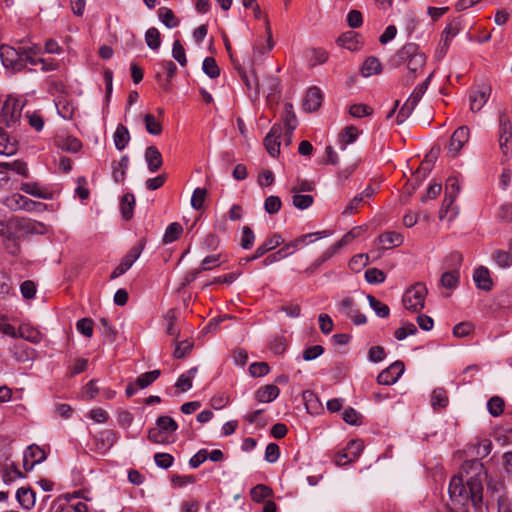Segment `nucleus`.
I'll return each mask as SVG.
<instances>
[{
  "instance_id": "nucleus-1",
  "label": "nucleus",
  "mask_w": 512,
  "mask_h": 512,
  "mask_svg": "<svg viewBox=\"0 0 512 512\" xmlns=\"http://www.w3.org/2000/svg\"><path fill=\"white\" fill-rule=\"evenodd\" d=\"M487 471L478 460L465 461L448 486L447 512H478L483 506Z\"/></svg>"
},
{
  "instance_id": "nucleus-2",
  "label": "nucleus",
  "mask_w": 512,
  "mask_h": 512,
  "mask_svg": "<svg viewBox=\"0 0 512 512\" xmlns=\"http://www.w3.org/2000/svg\"><path fill=\"white\" fill-rule=\"evenodd\" d=\"M397 65H406L412 74L421 71L426 63V55L415 43L405 44L395 55Z\"/></svg>"
},
{
  "instance_id": "nucleus-3",
  "label": "nucleus",
  "mask_w": 512,
  "mask_h": 512,
  "mask_svg": "<svg viewBox=\"0 0 512 512\" xmlns=\"http://www.w3.org/2000/svg\"><path fill=\"white\" fill-rule=\"evenodd\" d=\"M178 429L176 421L169 416H160L156 420L155 427L148 432V439L156 444H168L174 442V434Z\"/></svg>"
},
{
  "instance_id": "nucleus-4",
  "label": "nucleus",
  "mask_w": 512,
  "mask_h": 512,
  "mask_svg": "<svg viewBox=\"0 0 512 512\" xmlns=\"http://www.w3.org/2000/svg\"><path fill=\"white\" fill-rule=\"evenodd\" d=\"M426 295V286L423 283H416L403 294V306L409 311L418 312L424 308Z\"/></svg>"
},
{
  "instance_id": "nucleus-5",
  "label": "nucleus",
  "mask_w": 512,
  "mask_h": 512,
  "mask_svg": "<svg viewBox=\"0 0 512 512\" xmlns=\"http://www.w3.org/2000/svg\"><path fill=\"white\" fill-rule=\"evenodd\" d=\"M431 76H429L424 82L418 84L406 102L402 105L396 117L397 124H402L413 112L422 96L427 91Z\"/></svg>"
},
{
  "instance_id": "nucleus-6",
  "label": "nucleus",
  "mask_w": 512,
  "mask_h": 512,
  "mask_svg": "<svg viewBox=\"0 0 512 512\" xmlns=\"http://www.w3.org/2000/svg\"><path fill=\"white\" fill-rule=\"evenodd\" d=\"M330 231L323 230V231H317L313 233H307L304 235H301L294 239L293 241L285 244L283 248L277 251V254L280 255L281 258H286L289 255H292L295 250H297L299 247L306 246L310 243H313L319 239L325 238L330 236Z\"/></svg>"
},
{
  "instance_id": "nucleus-7",
  "label": "nucleus",
  "mask_w": 512,
  "mask_h": 512,
  "mask_svg": "<svg viewBox=\"0 0 512 512\" xmlns=\"http://www.w3.org/2000/svg\"><path fill=\"white\" fill-rule=\"evenodd\" d=\"M0 58L4 67L13 71H20L24 68L22 47L15 49L7 45H2L0 46Z\"/></svg>"
},
{
  "instance_id": "nucleus-8",
  "label": "nucleus",
  "mask_w": 512,
  "mask_h": 512,
  "mask_svg": "<svg viewBox=\"0 0 512 512\" xmlns=\"http://www.w3.org/2000/svg\"><path fill=\"white\" fill-rule=\"evenodd\" d=\"M449 260L453 262L454 268L444 272L440 282L443 287L454 289L457 287L460 279L459 267L462 263V255L458 252H453L450 254Z\"/></svg>"
},
{
  "instance_id": "nucleus-9",
  "label": "nucleus",
  "mask_w": 512,
  "mask_h": 512,
  "mask_svg": "<svg viewBox=\"0 0 512 512\" xmlns=\"http://www.w3.org/2000/svg\"><path fill=\"white\" fill-rule=\"evenodd\" d=\"M4 205L10 210H25V211H34L38 210L43 206L40 202H35L26 196H23L19 193L12 194L4 200Z\"/></svg>"
},
{
  "instance_id": "nucleus-10",
  "label": "nucleus",
  "mask_w": 512,
  "mask_h": 512,
  "mask_svg": "<svg viewBox=\"0 0 512 512\" xmlns=\"http://www.w3.org/2000/svg\"><path fill=\"white\" fill-rule=\"evenodd\" d=\"M284 242L282 236L278 233L272 234L268 237L261 245L257 247L254 254L250 257H245L240 259V264L244 265L249 263L250 261H254L260 257H262L267 252L277 248Z\"/></svg>"
},
{
  "instance_id": "nucleus-11",
  "label": "nucleus",
  "mask_w": 512,
  "mask_h": 512,
  "mask_svg": "<svg viewBox=\"0 0 512 512\" xmlns=\"http://www.w3.org/2000/svg\"><path fill=\"white\" fill-rule=\"evenodd\" d=\"M21 116V107L17 100L8 99L4 102L0 111V122L10 126L17 122Z\"/></svg>"
},
{
  "instance_id": "nucleus-12",
  "label": "nucleus",
  "mask_w": 512,
  "mask_h": 512,
  "mask_svg": "<svg viewBox=\"0 0 512 512\" xmlns=\"http://www.w3.org/2000/svg\"><path fill=\"white\" fill-rule=\"evenodd\" d=\"M46 458L47 454L41 447L37 445H30L23 454V467L27 472H29L36 464L45 461Z\"/></svg>"
},
{
  "instance_id": "nucleus-13",
  "label": "nucleus",
  "mask_w": 512,
  "mask_h": 512,
  "mask_svg": "<svg viewBox=\"0 0 512 512\" xmlns=\"http://www.w3.org/2000/svg\"><path fill=\"white\" fill-rule=\"evenodd\" d=\"M404 369L403 362L395 361L388 368L379 373L377 376V382L381 385H392L401 377Z\"/></svg>"
},
{
  "instance_id": "nucleus-14",
  "label": "nucleus",
  "mask_w": 512,
  "mask_h": 512,
  "mask_svg": "<svg viewBox=\"0 0 512 512\" xmlns=\"http://www.w3.org/2000/svg\"><path fill=\"white\" fill-rule=\"evenodd\" d=\"M143 250V245L140 243L137 246H134L129 250V252L124 256L121 263L113 270L111 274V278H117L123 275L126 271H128L134 262L139 258Z\"/></svg>"
},
{
  "instance_id": "nucleus-15",
  "label": "nucleus",
  "mask_w": 512,
  "mask_h": 512,
  "mask_svg": "<svg viewBox=\"0 0 512 512\" xmlns=\"http://www.w3.org/2000/svg\"><path fill=\"white\" fill-rule=\"evenodd\" d=\"M490 95L491 87L489 85H483L471 90L469 94L470 110L472 112H479L487 103Z\"/></svg>"
},
{
  "instance_id": "nucleus-16",
  "label": "nucleus",
  "mask_w": 512,
  "mask_h": 512,
  "mask_svg": "<svg viewBox=\"0 0 512 512\" xmlns=\"http://www.w3.org/2000/svg\"><path fill=\"white\" fill-rule=\"evenodd\" d=\"M0 475L3 483L6 485H10L25 477L24 473L19 470L18 466L8 458L3 462H0Z\"/></svg>"
},
{
  "instance_id": "nucleus-17",
  "label": "nucleus",
  "mask_w": 512,
  "mask_h": 512,
  "mask_svg": "<svg viewBox=\"0 0 512 512\" xmlns=\"http://www.w3.org/2000/svg\"><path fill=\"white\" fill-rule=\"evenodd\" d=\"M512 138V123L505 114L499 117V146L505 156L509 154L508 143Z\"/></svg>"
},
{
  "instance_id": "nucleus-18",
  "label": "nucleus",
  "mask_w": 512,
  "mask_h": 512,
  "mask_svg": "<svg viewBox=\"0 0 512 512\" xmlns=\"http://www.w3.org/2000/svg\"><path fill=\"white\" fill-rule=\"evenodd\" d=\"M282 134V126L274 124L264 139L265 148L272 157H276L280 152V138Z\"/></svg>"
},
{
  "instance_id": "nucleus-19",
  "label": "nucleus",
  "mask_w": 512,
  "mask_h": 512,
  "mask_svg": "<svg viewBox=\"0 0 512 512\" xmlns=\"http://www.w3.org/2000/svg\"><path fill=\"white\" fill-rule=\"evenodd\" d=\"M469 139V129L467 126H460L451 136L448 146V152L456 156Z\"/></svg>"
},
{
  "instance_id": "nucleus-20",
  "label": "nucleus",
  "mask_w": 512,
  "mask_h": 512,
  "mask_svg": "<svg viewBox=\"0 0 512 512\" xmlns=\"http://www.w3.org/2000/svg\"><path fill=\"white\" fill-rule=\"evenodd\" d=\"M10 223L24 234H42L45 231V226L42 223L28 218L13 219Z\"/></svg>"
},
{
  "instance_id": "nucleus-21",
  "label": "nucleus",
  "mask_w": 512,
  "mask_h": 512,
  "mask_svg": "<svg viewBox=\"0 0 512 512\" xmlns=\"http://www.w3.org/2000/svg\"><path fill=\"white\" fill-rule=\"evenodd\" d=\"M323 101V93L320 88L310 87L306 93L303 107L308 112H314L320 108Z\"/></svg>"
},
{
  "instance_id": "nucleus-22",
  "label": "nucleus",
  "mask_w": 512,
  "mask_h": 512,
  "mask_svg": "<svg viewBox=\"0 0 512 512\" xmlns=\"http://www.w3.org/2000/svg\"><path fill=\"white\" fill-rule=\"evenodd\" d=\"M473 280L478 289L490 291L493 287V281L488 268L480 266L473 273Z\"/></svg>"
},
{
  "instance_id": "nucleus-23",
  "label": "nucleus",
  "mask_w": 512,
  "mask_h": 512,
  "mask_svg": "<svg viewBox=\"0 0 512 512\" xmlns=\"http://www.w3.org/2000/svg\"><path fill=\"white\" fill-rule=\"evenodd\" d=\"M117 441V433L106 429L101 431L96 437V447L100 451H108Z\"/></svg>"
},
{
  "instance_id": "nucleus-24",
  "label": "nucleus",
  "mask_w": 512,
  "mask_h": 512,
  "mask_svg": "<svg viewBox=\"0 0 512 512\" xmlns=\"http://www.w3.org/2000/svg\"><path fill=\"white\" fill-rule=\"evenodd\" d=\"M280 393V389L274 384L261 386L255 392V398L260 403H270L275 400Z\"/></svg>"
},
{
  "instance_id": "nucleus-25",
  "label": "nucleus",
  "mask_w": 512,
  "mask_h": 512,
  "mask_svg": "<svg viewBox=\"0 0 512 512\" xmlns=\"http://www.w3.org/2000/svg\"><path fill=\"white\" fill-rule=\"evenodd\" d=\"M382 249H392L403 243V236L396 231H387L378 237Z\"/></svg>"
},
{
  "instance_id": "nucleus-26",
  "label": "nucleus",
  "mask_w": 512,
  "mask_h": 512,
  "mask_svg": "<svg viewBox=\"0 0 512 512\" xmlns=\"http://www.w3.org/2000/svg\"><path fill=\"white\" fill-rule=\"evenodd\" d=\"M145 160L150 172L158 171L162 166V155L155 146H149L145 150Z\"/></svg>"
},
{
  "instance_id": "nucleus-27",
  "label": "nucleus",
  "mask_w": 512,
  "mask_h": 512,
  "mask_svg": "<svg viewBox=\"0 0 512 512\" xmlns=\"http://www.w3.org/2000/svg\"><path fill=\"white\" fill-rule=\"evenodd\" d=\"M492 442L489 439H483L468 447V453L476 457L475 460L483 459L491 453Z\"/></svg>"
},
{
  "instance_id": "nucleus-28",
  "label": "nucleus",
  "mask_w": 512,
  "mask_h": 512,
  "mask_svg": "<svg viewBox=\"0 0 512 512\" xmlns=\"http://www.w3.org/2000/svg\"><path fill=\"white\" fill-rule=\"evenodd\" d=\"M16 499L22 508L29 510L35 505L36 495L32 489L21 487L16 492Z\"/></svg>"
},
{
  "instance_id": "nucleus-29",
  "label": "nucleus",
  "mask_w": 512,
  "mask_h": 512,
  "mask_svg": "<svg viewBox=\"0 0 512 512\" xmlns=\"http://www.w3.org/2000/svg\"><path fill=\"white\" fill-rule=\"evenodd\" d=\"M56 108L58 114L65 120H71L76 110L74 103L66 97L58 98Z\"/></svg>"
},
{
  "instance_id": "nucleus-30",
  "label": "nucleus",
  "mask_w": 512,
  "mask_h": 512,
  "mask_svg": "<svg viewBox=\"0 0 512 512\" xmlns=\"http://www.w3.org/2000/svg\"><path fill=\"white\" fill-rule=\"evenodd\" d=\"M113 141L117 150L122 151L126 148L130 141V133L126 126L118 124L113 135Z\"/></svg>"
},
{
  "instance_id": "nucleus-31",
  "label": "nucleus",
  "mask_w": 512,
  "mask_h": 512,
  "mask_svg": "<svg viewBox=\"0 0 512 512\" xmlns=\"http://www.w3.org/2000/svg\"><path fill=\"white\" fill-rule=\"evenodd\" d=\"M282 121L284 123L285 129L290 133L296 129L298 121L296 114L294 112L293 105L291 103L284 104V110L282 114Z\"/></svg>"
},
{
  "instance_id": "nucleus-32",
  "label": "nucleus",
  "mask_w": 512,
  "mask_h": 512,
  "mask_svg": "<svg viewBox=\"0 0 512 512\" xmlns=\"http://www.w3.org/2000/svg\"><path fill=\"white\" fill-rule=\"evenodd\" d=\"M359 131L355 126H347L339 134L340 149L345 150L347 145L353 143L358 138Z\"/></svg>"
},
{
  "instance_id": "nucleus-33",
  "label": "nucleus",
  "mask_w": 512,
  "mask_h": 512,
  "mask_svg": "<svg viewBox=\"0 0 512 512\" xmlns=\"http://www.w3.org/2000/svg\"><path fill=\"white\" fill-rule=\"evenodd\" d=\"M197 372V367L190 368L187 372L181 374L178 377L175 386L179 388L182 392L188 391L189 389L192 388V380L196 376Z\"/></svg>"
},
{
  "instance_id": "nucleus-34",
  "label": "nucleus",
  "mask_w": 512,
  "mask_h": 512,
  "mask_svg": "<svg viewBox=\"0 0 512 512\" xmlns=\"http://www.w3.org/2000/svg\"><path fill=\"white\" fill-rule=\"evenodd\" d=\"M135 206V198L131 193H126L122 196L120 202V210L125 220H130L133 216V209Z\"/></svg>"
},
{
  "instance_id": "nucleus-35",
  "label": "nucleus",
  "mask_w": 512,
  "mask_h": 512,
  "mask_svg": "<svg viewBox=\"0 0 512 512\" xmlns=\"http://www.w3.org/2000/svg\"><path fill=\"white\" fill-rule=\"evenodd\" d=\"M382 66L378 58L376 57H368L363 65H362V75L364 77H369L372 75L379 74L381 72Z\"/></svg>"
},
{
  "instance_id": "nucleus-36",
  "label": "nucleus",
  "mask_w": 512,
  "mask_h": 512,
  "mask_svg": "<svg viewBox=\"0 0 512 512\" xmlns=\"http://www.w3.org/2000/svg\"><path fill=\"white\" fill-rule=\"evenodd\" d=\"M158 17L160 21L167 27V28H175L179 25V20L175 16L174 12L167 7H161L158 9Z\"/></svg>"
},
{
  "instance_id": "nucleus-37",
  "label": "nucleus",
  "mask_w": 512,
  "mask_h": 512,
  "mask_svg": "<svg viewBox=\"0 0 512 512\" xmlns=\"http://www.w3.org/2000/svg\"><path fill=\"white\" fill-rule=\"evenodd\" d=\"M57 145L64 151L76 153L82 148V143L76 137L67 136L64 138H59L57 140Z\"/></svg>"
},
{
  "instance_id": "nucleus-38",
  "label": "nucleus",
  "mask_w": 512,
  "mask_h": 512,
  "mask_svg": "<svg viewBox=\"0 0 512 512\" xmlns=\"http://www.w3.org/2000/svg\"><path fill=\"white\" fill-rule=\"evenodd\" d=\"M491 257L499 268L507 269L512 266V253L510 251L496 250Z\"/></svg>"
},
{
  "instance_id": "nucleus-39",
  "label": "nucleus",
  "mask_w": 512,
  "mask_h": 512,
  "mask_svg": "<svg viewBox=\"0 0 512 512\" xmlns=\"http://www.w3.org/2000/svg\"><path fill=\"white\" fill-rule=\"evenodd\" d=\"M183 228L180 223L173 222L169 224L165 230L162 238L164 244H169L176 241L182 234Z\"/></svg>"
},
{
  "instance_id": "nucleus-40",
  "label": "nucleus",
  "mask_w": 512,
  "mask_h": 512,
  "mask_svg": "<svg viewBox=\"0 0 512 512\" xmlns=\"http://www.w3.org/2000/svg\"><path fill=\"white\" fill-rule=\"evenodd\" d=\"M24 193L29 194L31 196L41 198V199H50L51 195L49 192L43 190L37 183L27 182L23 183L20 188Z\"/></svg>"
},
{
  "instance_id": "nucleus-41",
  "label": "nucleus",
  "mask_w": 512,
  "mask_h": 512,
  "mask_svg": "<svg viewBox=\"0 0 512 512\" xmlns=\"http://www.w3.org/2000/svg\"><path fill=\"white\" fill-rule=\"evenodd\" d=\"M17 337H21L31 343H38L41 340L40 333L27 324H23L19 327Z\"/></svg>"
},
{
  "instance_id": "nucleus-42",
  "label": "nucleus",
  "mask_w": 512,
  "mask_h": 512,
  "mask_svg": "<svg viewBox=\"0 0 512 512\" xmlns=\"http://www.w3.org/2000/svg\"><path fill=\"white\" fill-rule=\"evenodd\" d=\"M460 193V184L456 177H449L446 180L445 186V195L446 201L449 200V203H454L458 194Z\"/></svg>"
},
{
  "instance_id": "nucleus-43",
  "label": "nucleus",
  "mask_w": 512,
  "mask_h": 512,
  "mask_svg": "<svg viewBox=\"0 0 512 512\" xmlns=\"http://www.w3.org/2000/svg\"><path fill=\"white\" fill-rule=\"evenodd\" d=\"M0 167H2L6 173L8 171H14L23 177H28L27 164L21 160H15L13 162H2L0 163Z\"/></svg>"
},
{
  "instance_id": "nucleus-44",
  "label": "nucleus",
  "mask_w": 512,
  "mask_h": 512,
  "mask_svg": "<svg viewBox=\"0 0 512 512\" xmlns=\"http://www.w3.org/2000/svg\"><path fill=\"white\" fill-rule=\"evenodd\" d=\"M461 31V23L453 21L449 23L442 32L441 42L450 45L452 39Z\"/></svg>"
},
{
  "instance_id": "nucleus-45",
  "label": "nucleus",
  "mask_w": 512,
  "mask_h": 512,
  "mask_svg": "<svg viewBox=\"0 0 512 512\" xmlns=\"http://www.w3.org/2000/svg\"><path fill=\"white\" fill-rule=\"evenodd\" d=\"M367 300L369 302L370 307L374 310L376 315L380 318H387L390 314L389 307L377 300L374 296L368 295Z\"/></svg>"
},
{
  "instance_id": "nucleus-46",
  "label": "nucleus",
  "mask_w": 512,
  "mask_h": 512,
  "mask_svg": "<svg viewBox=\"0 0 512 512\" xmlns=\"http://www.w3.org/2000/svg\"><path fill=\"white\" fill-rule=\"evenodd\" d=\"M337 43L348 50H355L358 44L357 34L353 31L343 33L337 39Z\"/></svg>"
},
{
  "instance_id": "nucleus-47",
  "label": "nucleus",
  "mask_w": 512,
  "mask_h": 512,
  "mask_svg": "<svg viewBox=\"0 0 512 512\" xmlns=\"http://www.w3.org/2000/svg\"><path fill=\"white\" fill-rule=\"evenodd\" d=\"M436 156L430 154L425 157V159L421 162L419 168L416 171V177L419 180L425 179L428 174L431 172Z\"/></svg>"
},
{
  "instance_id": "nucleus-48",
  "label": "nucleus",
  "mask_w": 512,
  "mask_h": 512,
  "mask_svg": "<svg viewBox=\"0 0 512 512\" xmlns=\"http://www.w3.org/2000/svg\"><path fill=\"white\" fill-rule=\"evenodd\" d=\"M147 46L152 50H158L161 45L160 32L157 28L151 27L145 33Z\"/></svg>"
},
{
  "instance_id": "nucleus-49",
  "label": "nucleus",
  "mask_w": 512,
  "mask_h": 512,
  "mask_svg": "<svg viewBox=\"0 0 512 512\" xmlns=\"http://www.w3.org/2000/svg\"><path fill=\"white\" fill-rule=\"evenodd\" d=\"M144 122L146 130L151 135H159L162 132V125L153 114L147 113L144 115Z\"/></svg>"
},
{
  "instance_id": "nucleus-50",
  "label": "nucleus",
  "mask_w": 512,
  "mask_h": 512,
  "mask_svg": "<svg viewBox=\"0 0 512 512\" xmlns=\"http://www.w3.org/2000/svg\"><path fill=\"white\" fill-rule=\"evenodd\" d=\"M160 376V370H152L138 376L136 385L138 388L144 389L150 386Z\"/></svg>"
},
{
  "instance_id": "nucleus-51",
  "label": "nucleus",
  "mask_w": 512,
  "mask_h": 512,
  "mask_svg": "<svg viewBox=\"0 0 512 512\" xmlns=\"http://www.w3.org/2000/svg\"><path fill=\"white\" fill-rule=\"evenodd\" d=\"M202 69L211 79L217 78L220 75V68L213 57H206L204 59Z\"/></svg>"
},
{
  "instance_id": "nucleus-52",
  "label": "nucleus",
  "mask_w": 512,
  "mask_h": 512,
  "mask_svg": "<svg viewBox=\"0 0 512 512\" xmlns=\"http://www.w3.org/2000/svg\"><path fill=\"white\" fill-rule=\"evenodd\" d=\"M487 409L493 417H498L503 413L504 401L498 396H493L487 402Z\"/></svg>"
},
{
  "instance_id": "nucleus-53",
  "label": "nucleus",
  "mask_w": 512,
  "mask_h": 512,
  "mask_svg": "<svg viewBox=\"0 0 512 512\" xmlns=\"http://www.w3.org/2000/svg\"><path fill=\"white\" fill-rule=\"evenodd\" d=\"M272 493V490L263 484L256 485L251 489V498L255 502H261L264 499L268 498Z\"/></svg>"
},
{
  "instance_id": "nucleus-54",
  "label": "nucleus",
  "mask_w": 512,
  "mask_h": 512,
  "mask_svg": "<svg viewBox=\"0 0 512 512\" xmlns=\"http://www.w3.org/2000/svg\"><path fill=\"white\" fill-rule=\"evenodd\" d=\"M308 59L311 66L321 65L327 61L328 53L322 48H314L309 52Z\"/></svg>"
},
{
  "instance_id": "nucleus-55",
  "label": "nucleus",
  "mask_w": 512,
  "mask_h": 512,
  "mask_svg": "<svg viewBox=\"0 0 512 512\" xmlns=\"http://www.w3.org/2000/svg\"><path fill=\"white\" fill-rule=\"evenodd\" d=\"M313 197L311 195H302L298 193H293L292 203L294 207L300 210H304L309 208L313 204Z\"/></svg>"
},
{
  "instance_id": "nucleus-56",
  "label": "nucleus",
  "mask_w": 512,
  "mask_h": 512,
  "mask_svg": "<svg viewBox=\"0 0 512 512\" xmlns=\"http://www.w3.org/2000/svg\"><path fill=\"white\" fill-rule=\"evenodd\" d=\"M431 404L434 408L446 407L448 404V397L446 391L442 388L435 389L431 396Z\"/></svg>"
},
{
  "instance_id": "nucleus-57",
  "label": "nucleus",
  "mask_w": 512,
  "mask_h": 512,
  "mask_svg": "<svg viewBox=\"0 0 512 512\" xmlns=\"http://www.w3.org/2000/svg\"><path fill=\"white\" fill-rule=\"evenodd\" d=\"M365 279L370 284H379L385 281V273L377 268H369L365 272Z\"/></svg>"
},
{
  "instance_id": "nucleus-58",
  "label": "nucleus",
  "mask_w": 512,
  "mask_h": 512,
  "mask_svg": "<svg viewBox=\"0 0 512 512\" xmlns=\"http://www.w3.org/2000/svg\"><path fill=\"white\" fill-rule=\"evenodd\" d=\"M206 196L207 190L205 188H196L193 191L191 197V206L196 210H201L203 208Z\"/></svg>"
},
{
  "instance_id": "nucleus-59",
  "label": "nucleus",
  "mask_w": 512,
  "mask_h": 512,
  "mask_svg": "<svg viewBox=\"0 0 512 512\" xmlns=\"http://www.w3.org/2000/svg\"><path fill=\"white\" fill-rule=\"evenodd\" d=\"M172 56L173 58L181 65L186 66L187 58L183 45L180 40H175L172 47Z\"/></svg>"
},
{
  "instance_id": "nucleus-60",
  "label": "nucleus",
  "mask_w": 512,
  "mask_h": 512,
  "mask_svg": "<svg viewBox=\"0 0 512 512\" xmlns=\"http://www.w3.org/2000/svg\"><path fill=\"white\" fill-rule=\"evenodd\" d=\"M16 151L13 143H10L7 134L0 128V155H12Z\"/></svg>"
},
{
  "instance_id": "nucleus-61",
  "label": "nucleus",
  "mask_w": 512,
  "mask_h": 512,
  "mask_svg": "<svg viewBox=\"0 0 512 512\" xmlns=\"http://www.w3.org/2000/svg\"><path fill=\"white\" fill-rule=\"evenodd\" d=\"M373 109L366 104H353L349 108V114L355 118H362L371 115Z\"/></svg>"
},
{
  "instance_id": "nucleus-62",
  "label": "nucleus",
  "mask_w": 512,
  "mask_h": 512,
  "mask_svg": "<svg viewBox=\"0 0 512 512\" xmlns=\"http://www.w3.org/2000/svg\"><path fill=\"white\" fill-rule=\"evenodd\" d=\"M13 356L17 361L25 362L31 359L32 349L26 345H15L12 349Z\"/></svg>"
},
{
  "instance_id": "nucleus-63",
  "label": "nucleus",
  "mask_w": 512,
  "mask_h": 512,
  "mask_svg": "<svg viewBox=\"0 0 512 512\" xmlns=\"http://www.w3.org/2000/svg\"><path fill=\"white\" fill-rule=\"evenodd\" d=\"M281 199L278 196L271 195L265 199L264 208L268 214H276L281 209Z\"/></svg>"
},
{
  "instance_id": "nucleus-64",
  "label": "nucleus",
  "mask_w": 512,
  "mask_h": 512,
  "mask_svg": "<svg viewBox=\"0 0 512 512\" xmlns=\"http://www.w3.org/2000/svg\"><path fill=\"white\" fill-rule=\"evenodd\" d=\"M338 309L340 313L345 315L347 318H350V316L357 310L351 297H345L342 299L338 304Z\"/></svg>"
}]
</instances>
